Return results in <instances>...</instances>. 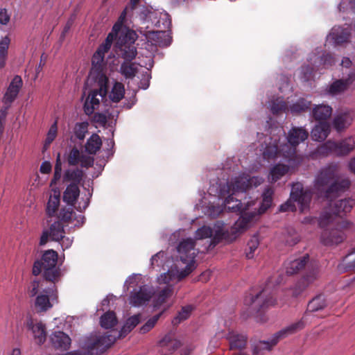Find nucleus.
Instances as JSON below:
<instances>
[{
	"label": "nucleus",
	"instance_id": "2f4dec72",
	"mask_svg": "<svg viewBox=\"0 0 355 355\" xmlns=\"http://www.w3.org/2000/svg\"><path fill=\"white\" fill-rule=\"evenodd\" d=\"M212 236L213 238L211 241V245H213L214 246L222 241H225L229 243L234 241L236 239L235 234L232 232L231 228L226 230L223 229L217 230Z\"/></svg>",
	"mask_w": 355,
	"mask_h": 355
},
{
	"label": "nucleus",
	"instance_id": "cd10ccee",
	"mask_svg": "<svg viewBox=\"0 0 355 355\" xmlns=\"http://www.w3.org/2000/svg\"><path fill=\"white\" fill-rule=\"evenodd\" d=\"M353 121L352 114L349 112H344L335 116L333 120V127L338 132L347 128Z\"/></svg>",
	"mask_w": 355,
	"mask_h": 355
},
{
	"label": "nucleus",
	"instance_id": "bf43d9fd",
	"mask_svg": "<svg viewBox=\"0 0 355 355\" xmlns=\"http://www.w3.org/2000/svg\"><path fill=\"white\" fill-rule=\"evenodd\" d=\"M259 242L257 236H253L248 242L245 249V254L248 259H252L254 257L255 250L259 246Z\"/></svg>",
	"mask_w": 355,
	"mask_h": 355
},
{
	"label": "nucleus",
	"instance_id": "6e6552de",
	"mask_svg": "<svg viewBox=\"0 0 355 355\" xmlns=\"http://www.w3.org/2000/svg\"><path fill=\"white\" fill-rule=\"evenodd\" d=\"M275 292L270 290L267 285L255 296L251 297L252 309L257 312H263L268 308L275 306L276 298Z\"/></svg>",
	"mask_w": 355,
	"mask_h": 355
},
{
	"label": "nucleus",
	"instance_id": "f8f14e48",
	"mask_svg": "<svg viewBox=\"0 0 355 355\" xmlns=\"http://www.w3.org/2000/svg\"><path fill=\"white\" fill-rule=\"evenodd\" d=\"M43 291L45 294L37 295L35 302V306L38 312H44L51 308L50 298L53 300L58 297L55 284H51V287L44 288Z\"/></svg>",
	"mask_w": 355,
	"mask_h": 355
},
{
	"label": "nucleus",
	"instance_id": "f3484780",
	"mask_svg": "<svg viewBox=\"0 0 355 355\" xmlns=\"http://www.w3.org/2000/svg\"><path fill=\"white\" fill-rule=\"evenodd\" d=\"M334 156L343 157L349 155L355 148V137H348L338 141H334Z\"/></svg>",
	"mask_w": 355,
	"mask_h": 355
},
{
	"label": "nucleus",
	"instance_id": "6e6d98bb",
	"mask_svg": "<svg viewBox=\"0 0 355 355\" xmlns=\"http://www.w3.org/2000/svg\"><path fill=\"white\" fill-rule=\"evenodd\" d=\"M270 110L272 114H278L282 112H285L288 110V105L283 99L277 98L272 102Z\"/></svg>",
	"mask_w": 355,
	"mask_h": 355
},
{
	"label": "nucleus",
	"instance_id": "13d9d810",
	"mask_svg": "<svg viewBox=\"0 0 355 355\" xmlns=\"http://www.w3.org/2000/svg\"><path fill=\"white\" fill-rule=\"evenodd\" d=\"M191 306H186L182 308L181 311L178 312V314L176 317L173 320V324L174 325H177L180 324L181 322L187 320L191 315L192 311Z\"/></svg>",
	"mask_w": 355,
	"mask_h": 355
},
{
	"label": "nucleus",
	"instance_id": "412c9836",
	"mask_svg": "<svg viewBox=\"0 0 355 355\" xmlns=\"http://www.w3.org/2000/svg\"><path fill=\"white\" fill-rule=\"evenodd\" d=\"M265 142L266 143V144L263 152V156L264 159H273L277 155V154L280 151L283 152L284 156L288 157V151L285 150V148H288L287 145H285L284 146L282 147V149H279L277 141H272L271 137H268V139H266L265 140Z\"/></svg>",
	"mask_w": 355,
	"mask_h": 355
},
{
	"label": "nucleus",
	"instance_id": "e2e57ef3",
	"mask_svg": "<svg viewBox=\"0 0 355 355\" xmlns=\"http://www.w3.org/2000/svg\"><path fill=\"white\" fill-rule=\"evenodd\" d=\"M82 154L80 150L76 148L73 147L69 152L67 157V162L69 166H76L79 164L81 159Z\"/></svg>",
	"mask_w": 355,
	"mask_h": 355
},
{
	"label": "nucleus",
	"instance_id": "69168bd1",
	"mask_svg": "<svg viewBox=\"0 0 355 355\" xmlns=\"http://www.w3.org/2000/svg\"><path fill=\"white\" fill-rule=\"evenodd\" d=\"M213 235V230L211 227L207 226H202L198 229L196 232V238L197 239H203L206 238H210Z\"/></svg>",
	"mask_w": 355,
	"mask_h": 355
},
{
	"label": "nucleus",
	"instance_id": "58836bf2",
	"mask_svg": "<svg viewBox=\"0 0 355 355\" xmlns=\"http://www.w3.org/2000/svg\"><path fill=\"white\" fill-rule=\"evenodd\" d=\"M102 146V140L97 134H92L85 144V150L91 155H95Z\"/></svg>",
	"mask_w": 355,
	"mask_h": 355
},
{
	"label": "nucleus",
	"instance_id": "393cba45",
	"mask_svg": "<svg viewBox=\"0 0 355 355\" xmlns=\"http://www.w3.org/2000/svg\"><path fill=\"white\" fill-rule=\"evenodd\" d=\"M309 261V254H305L303 257L294 260L287 261L285 263L286 272L288 275H293L297 273L301 270L304 268L306 265Z\"/></svg>",
	"mask_w": 355,
	"mask_h": 355
},
{
	"label": "nucleus",
	"instance_id": "49530a36",
	"mask_svg": "<svg viewBox=\"0 0 355 355\" xmlns=\"http://www.w3.org/2000/svg\"><path fill=\"white\" fill-rule=\"evenodd\" d=\"M101 326L105 329H110L117 324V318L114 311H107L104 313L100 320Z\"/></svg>",
	"mask_w": 355,
	"mask_h": 355
},
{
	"label": "nucleus",
	"instance_id": "c756f323",
	"mask_svg": "<svg viewBox=\"0 0 355 355\" xmlns=\"http://www.w3.org/2000/svg\"><path fill=\"white\" fill-rule=\"evenodd\" d=\"M27 326L32 331L35 342L38 345L43 344L46 338V332L44 324L42 322L34 324L32 320L28 322Z\"/></svg>",
	"mask_w": 355,
	"mask_h": 355
},
{
	"label": "nucleus",
	"instance_id": "c03bdc74",
	"mask_svg": "<svg viewBox=\"0 0 355 355\" xmlns=\"http://www.w3.org/2000/svg\"><path fill=\"white\" fill-rule=\"evenodd\" d=\"M138 71L135 63L131 61H124L120 67V73L125 78H133Z\"/></svg>",
	"mask_w": 355,
	"mask_h": 355
},
{
	"label": "nucleus",
	"instance_id": "a211bd4d",
	"mask_svg": "<svg viewBox=\"0 0 355 355\" xmlns=\"http://www.w3.org/2000/svg\"><path fill=\"white\" fill-rule=\"evenodd\" d=\"M158 345L160 347L161 354L168 355L176 351L181 346V343L172 334H168L159 341Z\"/></svg>",
	"mask_w": 355,
	"mask_h": 355
},
{
	"label": "nucleus",
	"instance_id": "4d7b16f0",
	"mask_svg": "<svg viewBox=\"0 0 355 355\" xmlns=\"http://www.w3.org/2000/svg\"><path fill=\"white\" fill-rule=\"evenodd\" d=\"M89 123L87 121L77 123L74 127V135L79 140H83L86 133L88 132Z\"/></svg>",
	"mask_w": 355,
	"mask_h": 355
},
{
	"label": "nucleus",
	"instance_id": "5fc2aeb1",
	"mask_svg": "<svg viewBox=\"0 0 355 355\" xmlns=\"http://www.w3.org/2000/svg\"><path fill=\"white\" fill-rule=\"evenodd\" d=\"M336 216L334 212L323 211L319 218V226L322 228L326 227L334 220Z\"/></svg>",
	"mask_w": 355,
	"mask_h": 355
},
{
	"label": "nucleus",
	"instance_id": "de8ad7c7",
	"mask_svg": "<svg viewBox=\"0 0 355 355\" xmlns=\"http://www.w3.org/2000/svg\"><path fill=\"white\" fill-rule=\"evenodd\" d=\"M274 191L272 188H266L262 194V202L259 207V212L264 213L272 205Z\"/></svg>",
	"mask_w": 355,
	"mask_h": 355
},
{
	"label": "nucleus",
	"instance_id": "052dcab7",
	"mask_svg": "<svg viewBox=\"0 0 355 355\" xmlns=\"http://www.w3.org/2000/svg\"><path fill=\"white\" fill-rule=\"evenodd\" d=\"M75 215L76 214L73 212V208L71 207L67 208L65 207L60 209L58 218L61 221L66 223H69L73 220Z\"/></svg>",
	"mask_w": 355,
	"mask_h": 355
},
{
	"label": "nucleus",
	"instance_id": "9b49d317",
	"mask_svg": "<svg viewBox=\"0 0 355 355\" xmlns=\"http://www.w3.org/2000/svg\"><path fill=\"white\" fill-rule=\"evenodd\" d=\"M106 53L98 47L92 58V72L96 74V78L98 80V82H103L102 86H105V83L108 82V78L104 73L106 66L105 61V54Z\"/></svg>",
	"mask_w": 355,
	"mask_h": 355
},
{
	"label": "nucleus",
	"instance_id": "423d86ee",
	"mask_svg": "<svg viewBox=\"0 0 355 355\" xmlns=\"http://www.w3.org/2000/svg\"><path fill=\"white\" fill-rule=\"evenodd\" d=\"M304 327V322L302 320L291 324L288 327L282 329L275 333L270 340H261L256 345L252 350V355H263V351H270L279 340L285 338L289 335L293 334Z\"/></svg>",
	"mask_w": 355,
	"mask_h": 355
},
{
	"label": "nucleus",
	"instance_id": "1a4fd4ad",
	"mask_svg": "<svg viewBox=\"0 0 355 355\" xmlns=\"http://www.w3.org/2000/svg\"><path fill=\"white\" fill-rule=\"evenodd\" d=\"M177 275L178 273L175 271L169 270L167 272L161 275L158 278L159 284H166V286L159 291L155 302V306H160L172 295L173 293V285L171 282L180 281L178 280Z\"/></svg>",
	"mask_w": 355,
	"mask_h": 355
},
{
	"label": "nucleus",
	"instance_id": "f257e3e1",
	"mask_svg": "<svg viewBox=\"0 0 355 355\" xmlns=\"http://www.w3.org/2000/svg\"><path fill=\"white\" fill-rule=\"evenodd\" d=\"M261 182L262 180L259 177H251L249 175L243 174L220 187L219 196L225 198L223 202L225 207L233 212L241 214L239 219L230 227L232 232L235 234L236 238L241 232L248 228L249 223L255 216L254 212L246 211V207L250 206V202L249 201L242 202L237 196L239 193H244L250 188L257 187Z\"/></svg>",
	"mask_w": 355,
	"mask_h": 355
},
{
	"label": "nucleus",
	"instance_id": "4468645a",
	"mask_svg": "<svg viewBox=\"0 0 355 355\" xmlns=\"http://www.w3.org/2000/svg\"><path fill=\"white\" fill-rule=\"evenodd\" d=\"M309 137V132L303 128H292L288 134L287 140L291 147L288 148V157H291L295 153V148Z\"/></svg>",
	"mask_w": 355,
	"mask_h": 355
},
{
	"label": "nucleus",
	"instance_id": "473e14b6",
	"mask_svg": "<svg viewBox=\"0 0 355 355\" xmlns=\"http://www.w3.org/2000/svg\"><path fill=\"white\" fill-rule=\"evenodd\" d=\"M349 35L350 33L348 28L340 26L334 27L330 33V37L334 40V43L338 45L347 42Z\"/></svg>",
	"mask_w": 355,
	"mask_h": 355
},
{
	"label": "nucleus",
	"instance_id": "37998d69",
	"mask_svg": "<svg viewBox=\"0 0 355 355\" xmlns=\"http://www.w3.org/2000/svg\"><path fill=\"white\" fill-rule=\"evenodd\" d=\"M83 175V172L80 169H68L64 172L63 180L64 182L72 181L71 184L78 185L82 181Z\"/></svg>",
	"mask_w": 355,
	"mask_h": 355
},
{
	"label": "nucleus",
	"instance_id": "774afa93",
	"mask_svg": "<svg viewBox=\"0 0 355 355\" xmlns=\"http://www.w3.org/2000/svg\"><path fill=\"white\" fill-rule=\"evenodd\" d=\"M44 281L45 280L44 279L42 282L39 280H33L31 282L28 291L31 297L35 296L37 294L40 288L42 287V284Z\"/></svg>",
	"mask_w": 355,
	"mask_h": 355
},
{
	"label": "nucleus",
	"instance_id": "ea45409f",
	"mask_svg": "<svg viewBox=\"0 0 355 355\" xmlns=\"http://www.w3.org/2000/svg\"><path fill=\"white\" fill-rule=\"evenodd\" d=\"M314 60V65L318 68V69L320 67L323 68H327L329 67L332 66L335 60L334 56L329 53L324 52L322 55L318 56L315 53V57L313 59Z\"/></svg>",
	"mask_w": 355,
	"mask_h": 355
},
{
	"label": "nucleus",
	"instance_id": "338daca9",
	"mask_svg": "<svg viewBox=\"0 0 355 355\" xmlns=\"http://www.w3.org/2000/svg\"><path fill=\"white\" fill-rule=\"evenodd\" d=\"M57 124L56 122H55L50 128L47 136L45 140V146H49L53 141L55 139L57 135Z\"/></svg>",
	"mask_w": 355,
	"mask_h": 355
},
{
	"label": "nucleus",
	"instance_id": "39448f33",
	"mask_svg": "<svg viewBox=\"0 0 355 355\" xmlns=\"http://www.w3.org/2000/svg\"><path fill=\"white\" fill-rule=\"evenodd\" d=\"M116 341V337L111 334L91 336L85 339L83 343L84 352L73 351L65 355H101Z\"/></svg>",
	"mask_w": 355,
	"mask_h": 355
},
{
	"label": "nucleus",
	"instance_id": "a18cd8bd",
	"mask_svg": "<svg viewBox=\"0 0 355 355\" xmlns=\"http://www.w3.org/2000/svg\"><path fill=\"white\" fill-rule=\"evenodd\" d=\"M60 205V193L54 191L53 195H51L46 205V214L49 216H54Z\"/></svg>",
	"mask_w": 355,
	"mask_h": 355
},
{
	"label": "nucleus",
	"instance_id": "4c0bfd02",
	"mask_svg": "<svg viewBox=\"0 0 355 355\" xmlns=\"http://www.w3.org/2000/svg\"><path fill=\"white\" fill-rule=\"evenodd\" d=\"M116 44L121 52V58H123L125 61H132L137 56V51L135 45L122 44L120 42H116Z\"/></svg>",
	"mask_w": 355,
	"mask_h": 355
},
{
	"label": "nucleus",
	"instance_id": "f704fd0d",
	"mask_svg": "<svg viewBox=\"0 0 355 355\" xmlns=\"http://www.w3.org/2000/svg\"><path fill=\"white\" fill-rule=\"evenodd\" d=\"M338 270L340 272L355 271V247L353 248L338 265Z\"/></svg>",
	"mask_w": 355,
	"mask_h": 355
},
{
	"label": "nucleus",
	"instance_id": "e433bc0d",
	"mask_svg": "<svg viewBox=\"0 0 355 355\" xmlns=\"http://www.w3.org/2000/svg\"><path fill=\"white\" fill-rule=\"evenodd\" d=\"M311 105L312 103L311 101L304 98H300L290 106L289 110L292 114H299L302 112L310 111Z\"/></svg>",
	"mask_w": 355,
	"mask_h": 355
},
{
	"label": "nucleus",
	"instance_id": "2eb2a0df",
	"mask_svg": "<svg viewBox=\"0 0 355 355\" xmlns=\"http://www.w3.org/2000/svg\"><path fill=\"white\" fill-rule=\"evenodd\" d=\"M355 81V71H350L345 78H340L334 81L328 87L327 92L331 96L341 94L348 90Z\"/></svg>",
	"mask_w": 355,
	"mask_h": 355
},
{
	"label": "nucleus",
	"instance_id": "b1692460",
	"mask_svg": "<svg viewBox=\"0 0 355 355\" xmlns=\"http://www.w3.org/2000/svg\"><path fill=\"white\" fill-rule=\"evenodd\" d=\"M141 315L139 314L134 315L127 319L125 323L122 327L120 331H112L108 332L105 335L111 334L117 338H124L128 334H129L139 322Z\"/></svg>",
	"mask_w": 355,
	"mask_h": 355
},
{
	"label": "nucleus",
	"instance_id": "0eeeda50",
	"mask_svg": "<svg viewBox=\"0 0 355 355\" xmlns=\"http://www.w3.org/2000/svg\"><path fill=\"white\" fill-rule=\"evenodd\" d=\"M195 241L191 238L182 241L177 249L180 254V260L187 263L185 268L178 273V280H182L188 276L194 268L196 253L194 252Z\"/></svg>",
	"mask_w": 355,
	"mask_h": 355
},
{
	"label": "nucleus",
	"instance_id": "72a5a7b5",
	"mask_svg": "<svg viewBox=\"0 0 355 355\" xmlns=\"http://www.w3.org/2000/svg\"><path fill=\"white\" fill-rule=\"evenodd\" d=\"M148 37L155 42V45L160 47L168 46L172 42V37L166 31L150 32Z\"/></svg>",
	"mask_w": 355,
	"mask_h": 355
},
{
	"label": "nucleus",
	"instance_id": "4be33fe9",
	"mask_svg": "<svg viewBox=\"0 0 355 355\" xmlns=\"http://www.w3.org/2000/svg\"><path fill=\"white\" fill-rule=\"evenodd\" d=\"M317 277L318 270L316 269H313L307 272L296 283L293 289V295L295 297L299 295L311 284H312L317 279Z\"/></svg>",
	"mask_w": 355,
	"mask_h": 355
},
{
	"label": "nucleus",
	"instance_id": "6ab92c4d",
	"mask_svg": "<svg viewBox=\"0 0 355 355\" xmlns=\"http://www.w3.org/2000/svg\"><path fill=\"white\" fill-rule=\"evenodd\" d=\"M153 292L149 287L144 285L137 291L132 293L130 295V302L135 306H139L148 302L152 297Z\"/></svg>",
	"mask_w": 355,
	"mask_h": 355
},
{
	"label": "nucleus",
	"instance_id": "ddd939ff",
	"mask_svg": "<svg viewBox=\"0 0 355 355\" xmlns=\"http://www.w3.org/2000/svg\"><path fill=\"white\" fill-rule=\"evenodd\" d=\"M65 234L64 226L61 221L53 223L49 230H44L40 239L39 245L43 246L46 244L50 238L52 241H60L64 238Z\"/></svg>",
	"mask_w": 355,
	"mask_h": 355
},
{
	"label": "nucleus",
	"instance_id": "864d4df0",
	"mask_svg": "<svg viewBox=\"0 0 355 355\" xmlns=\"http://www.w3.org/2000/svg\"><path fill=\"white\" fill-rule=\"evenodd\" d=\"M137 40V35L135 31L127 30L125 33H121L118 38L117 42H120L122 44L134 45Z\"/></svg>",
	"mask_w": 355,
	"mask_h": 355
},
{
	"label": "nucleus",
	"instance_id": "dca6fc26",
	"mask_svg": "<svg viewBox=\"0 0 355 355\" xmlns=\"http://www.w3.org/2000/svg\"><path fill=\"white\" fill-rule=\"evenodd\" d=\"M22 85L21 78L19 76H15L10 83L3 98L4 105L12 104L17 98Z\"/></svg>",
	"mask_w": 355,
	"mask_h": 355
},
{
	"label": "nucleus",
	"instance_id": "c9c22d12",
	"mask_svg": "<svg viewBox=\"0 0 355 355\" xmlns=\"http://www.w3.org/2000/svg\"><path fill=\"white\" fill-rule=\"evenodd\" d=\"M80 195V189L76 184L68 185L63 193V200L68 205L73 206Z\"/></svg>",
	"mask_w": 355,
	"mask_h": 355
},
{
	"label": "nucleus",
	"instance_id": "aec40b11",
	"mask_svg": "<svg viewBox=\"0 0 355 355\" xmlns=\"http://www.w3.org/2000/svg\"><path fill=\"white\" fill-rule=\"evenodd\" d=\"M229 342L230 350H242L245 348L248 343V336L243 334L232 331L226 335Z\"/></svg>",
	"mask_w": 355,
	"mask_h": 355
},
{
	"label": "nucleus",
	"instance_id": "3c124183",
	"mask_svg": "<svg viewBox=\"0 0 355 355\" xmlns=\"http://www.w3.org/2000/svg\"><path fill=\"white\" fill-rule=\"evenodd\" d=\"M124 94V85L121 83L116 82L112 87L110 98L112 102L118 103L123 98Z\"/></svg>",
	"mask_w": 355,
	"mask_h": 355
},
{
	"label": "nucleus",
	"instance_id": "bb28decb",
	"mask_svg": "<svg viewBox=\"0 0 355 355\" xmlns=\"http://www.w3.org/2000/svg\"><path fill=\"white\" fill-rule=\"evenodd\" d=\"M51 342L55 349L67 350L71 345V338L62 331H55L51 336Z\"/></svg>",
	"mask_w": 355,
	"mask_h": 355
},
{
	"label": "nucleus",
	"instance_id": "20e7f679",
	"mask_svg": "<svg viewBox=\"0 0 355 355\" xmlns=\"http://www.w3.org/2000/svg\"><path fill=\"white\" fill-rule=\"evenodd\" d=\"M313 193L309 189H304L303 185L297 182L293 184L290 198L285 203L280 205L279 210L282 212L295 211L296 207L295 202L298 203L300 211L304 213L309 209Z\"/></svg>",
	"mask_w": 355,
	"mask_h": 355
},
{
	"label": "nucleus",
	"instance_id": "a878e982",
	"mask_svg": "<svg viewBox=\"0 0 355 355\" xmlns=\"http://www.w3.org/2000/svg\"><path fill=\"white\" fill-rule=\"evenodd\" d=\"M335 147L334 141L328 140L318 146L316 149L311 152V157L313 159H320L334 155Z\"/></svg>",
	"mask_w": 355,
	"mask_h": 355
},
{
	"label": "nucleus",
	"instance_id": "9d476101",
	"mask_svg": "<svg viewBox=\"0 0 355 355\" xmlns=\"http://www.w3.org/2000/svg\"><path fill=\"white\" fill-rule=\"evenodd\" d=\"M334 229H325L320 236L321 243L327 246L337 245L345 239V234L340 229H347L349 227V222L343 220Z\"/></svg>",
	"mask_w": 355,
	"mask_h": 355
},
{
	"label": "nucleus",
	"instance_id": "f03ea898",
	"mask_svg": "<svg viewBox=\"0 0 355 355\" xmlns=\"http://www.w3.org/2000/svg\"><path fill=\"white\" fill-rule=\"evenodd\" d=\"M336 166L330 165L322 168L315 178L314 187L325 198L347 189L351 182L349 179H336Z\"/></svg>",
	"mask_w": 355,
	"mask_h": 355
},
{
	"label": "nucleus",
	"instance_id": "8fccbe9b",
	"mask_svg": "<svg viewBox=\"0 0 355 355\" xmlns=\"http://www.w3.org/2000/svg\"><path fill=\"white\" fill-rule=\"evenodd\" d=\"M289 168L287 165L278 164L273 166L270 172L272 182H277L282 176L288 173Z\"/></svg>",
	"mask_w": 355,
	"mask_h": 355
},
{
	"label": "nucleus",
	"instance_id": "5701e85b",
	"mask_svg": "<svg viewBox=\"0 0 355 355\" xmlns=\"http://www.w3.org/2000/svg\"><path fill=\"white\" fill-rule=\"evenodd\" d=\"M355 205V200L352 198H345L336 201L331 205V211L336 216L342 217L350 212Z\"/></svg>",
	"mask_w": 355,
	"mask_h": 355
},
{
	"label": "nucleus",
	"instance_id": "c85d7f7f",
	"mask_svg": "<svg viewBox=\"0 0 355 355\" xmlns=\"http://www.w3.org/2000/svg\"><path fill=\"white\" fill-rule=\"evenodd\" d=\"M330 125L328 122H319L311 132V137L314 141H323L330 132Z\"/></svg>",
	"mask_w": 355,
	"mask_h": 355
},
{
	"label": "nucleus",
	"instance_id": "680f3d73",
	"mask_svg": "<svg viewBox=\"0 0 355 355\" xmlns=\"http://www.w3.org/2000/svg\"><path fill=\"white\" fill-rule=\"evenodd\" d=\"M162 312L153 315L139 329L141 334H146L150 331L156 324L159 318L161 317Z\"/></svg>",
	"mask_w": 355,
	"mask_h": 355
},
{
	"label": "nucleus",
	"instance_id": "7ed1b4c3",
	"mask_svg": "<svg viewBox=\"0 0 355 355\" xmlns=\"http://www.w3.org/2000/svg\"><path fill=\"white\" fill-rule=\"evenodd\" d=\"M58 254L53 250H47L43 252L40 259L35 261L32 272L35 276L42 272L43 278L46 282L55 284L61 277V270L57 266Z\"/></svg>",
	"mask_w": 355,
	"mask_h": 355
},
{
	"label": "nucleus",
	"instance_id": "a19ab883",
	"mask_svg": "<svg viewBox=\"0 0 355 355\" xmlns=\"http://www.w3.org/2000/svg\"><path fill=\"white\" fill-rule=\"evenodd\" d=\"M327 302L324 295H318L309 301L307 305V311L315 312L324 309Z\"/></svg>",
	"mask_w": 355,
	"mask_h": 355
},
{
	"label": "nucleus",
	"instance_id": "79ce46f5",
	"mask_svg": "<svg viewBox=\"0 0 355 355\" xmlns=\"http://www.w3.org/2000/svg\"><path fill=\"white\" fill-rule=\"evenodd\" d=\"M99 89L92 90L87 98L89 99V103L94 105V107H95L96 106H98L100 104V100L99 98H97V96L100 95L101 96L103 97L106 95L107 92V83H105V86H102L103 82H99Z\"/></svg>",
	"mask_w": 355,
	"mask_h": 355
},
{
	"label": "nucleus",
	"instance_id": "7c9ffc66",
	"mask_svg": "<svg viewBox=\"0 0 355 355\" xmlns=\"http://www.w3.org/2000/svg\"><path fill=\"white\" fill-rule=\"evenodd\" d=\"M332 114V108L327 105H318L313 108L312 116L318 122L326 121Z\"/></svg>",
	"mask_w": 355,
	"mask_h": 355
},
{
	"label": "nucleus",
	"instance_id": "09e8293b",
	"mask_svg": "<svg viewBox=\"0 0 355 355\" xmlns=\"http://www.w3.org/2000/svg\"><path fill=\"white\" fill-rule=\"evenodd\" d=\"M10 43V40L8 36H5L0 41V69L6 65Z\"/></svg>",
	"mask_w": 355,
	"mask_h": 355
},
{
	"label": "nucleus",
	"instance_id": "603ef678",
	"mask_svg": "<svg viewBox=\"0 0 355 355\" xmlns=\"http://www.w3.org/2000/svg\"><path fill=\"white\" fill-rule=\"evenodd\" d=\"M315 57V53H312L309 55L308 61L310 64L304 65L302 67V73L304 75L305 80H308L313 76V72L315 70H318V68L314 65L313 59Z\"/></svg>",
	"mask_w": 355,
	"mask_h": 355
},
{
	"label": "nucleus",
	"instance_id": "0e129e2a",
	"mask_svg": "<svg viewBox=\"0 0 355 355\" xmlns=\"http://www.w3.org/2000/svg\"><path fill=\"white\" fill-rule=\"evenodd\" d=\"M117 37H119L116 36L115 33H110L106 37L105 41L99 45L98 48L102 49L104 52L107 53L112 46L113 41L116 40Z\"/></svg>",
	"mask_w": 355,
	"mask_h": 355
}]
</instances>
